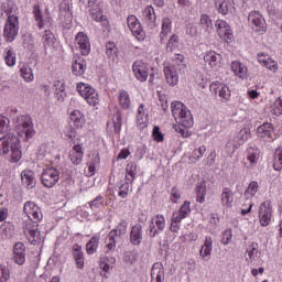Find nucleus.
<instances>
[{"label": "nucleus", "mask_w": 282, "mask_h": 282, "mask_svg": "<svg viewBox=\"0 0 282 282\" xmlns=\"http://www.w3.org/2000/svg\"><path fill=\"white\" fill-rule=\"evenodd\" d=\"M0 155H4L9 162L17 163L21 160V141L19 137L12 132H8L0 138Z\"/></svg>", "instance_id": "nucleus-1"}, {"label": "nucleus", "mask_w": 282, "mask_h": 282, "mask_svg": "<svg viewBox=\"0 0 282 282\" xmlns=\"http://www.w3.org/2000/svg\"><path fill=\"white\" fill-rule=\"evenodd\" d=\"M14 130L20 138H23L24 142H30L36 131L34 130V122H32V117L30 115H19L13 118Z\"/></svg>", "instance_id": "nucleus-2"}, {"label": "nucleus", "mask_w": 282, "mask_h": 282, "mask_svg": "<svg viewBox=\"0 0 282 282\" xmlns=\"http://www.w3.org/2000/svg\"><path fill=\"white\" fill-rule=\"evenodd\" d=\"M117 243L118 238H113V236L110 235L106 237L105 256L100 259L104 272H109L112 270L113 265H116V257H113V252H116Z\"/></svg>", "instance_id": "nucleus-3"}, {"label": "nucleus", "mask_w": 282, "mask_h": 282, "mask_svg": "<svg viewBox=\"0 0 282 282\" xmlns=\"http://www.w3.org/2000/svg\"><path fill=\"white\" fill-rule=\"evenodd\" d=\"M172 116L185 129L193 127V115L182 101L172 102Z\"/></svg>", "instance_id": "nucleus-4"}, {"label": "nucleus", "mask_w": 282, "mask_h": 282, "mask_svg": "<svg viewBox=\"0 0 282 282\" xmlns=\"http://www.w3.org/2000/svg\"><path fill=\"white\" fill-rule=\"evenodd\" d=\"M184 62V55L178 54L175 56L173 64H167L164 66L165 80L172 87H175L177 83H180V73L177 72V67L175 65H180V63Z\"/></svg>", "instance_id": "nucleus-5"}, {"label": "nucleus", "mask_w": 282, "mask_h": 282, "mask_svg": "<svg viewBox=\"0 0 282 282\" xmlns=\"http://www.w3.org/2000/svg\"><path fill=\"white\" fill-rule=\"evenodd\" d=\"M79 96L88 102V105L96 107L98 102H100V99L98 97V91L91 85L86 83H78L76 87Z\"/></svg>", "instance_id": "nucleus-6"}, {"label": "nucleus", "mask_w": 282, "mask_h": 282, "mask_svg": "<svg viewBox=\"0 0 282 282\" xmlns=\"http://www.w3.org/2000/svg\"><path fill=\"white\" fill-rule=\"evenodd\" d=\"M4 39L12 43L19 35V17H9L3 30Z\"/></svg>", "instance_id": "nucleus-7"}, {"label": "nucleus", "mask_w": 282, "mask_h": 282, "mask_svg": "<svg viewBox=\"0 0 282 282\" xmlns=\"http://www.w3.org/2000/svg\"><path fill=\"white\" fill-rule=\"evenodd\" d=\"M250 138V129L245 128L241 129L237 135L232 139H229L228 143L226 144V149L231 150V155L241 147V144L248 142V139Z\"/></svg>", "instance_id": "nucleus-8"}, {"label": "nucleus", "mask_w": 282, "mask_h": 282, "mask_svg": "<svg viewBox=\"0 0 282 282\" xmlns=\"http://www.w3.org/2000/svg\"><path fill=\"white\" fill-rule=\"evenodd\" d=\"M58 180H61V174L54 167H47L42 172L41 182L46 188H54Z\"/></svg>", "instance_id": "nucleus-9"}, {"label": "nucleus", "mask_w": 282, "mask_h": 282, "mask_svg": "<svg viewBox=\"0 0 282 282\" xmlns=\"http://www.w3.org/2000/svg\"><path fill=\"white\" fill-rule=\"evenodd\" d=\"M259 221L260 226H270V221H272V205L270 202H264L259 207Z\"/></svg>", "instance_id": "nucleus-10"}, {"label": "nucleus", "mask_w": 282, "mask_h": 282, "mask_svg": "<svg viewBox=\"0 0 282 282\" xmlns=\"http://www.w3.org/2000/svg\"><path fill=\"white\" fill-rule=\"evenodd\" d=\"M127 25L129 30L132 32L133 36L138 39V41L144 40V31L142 30V24L135 15H129L127 18Z\"/></svg>", "instance_id": "nucleus-11"}, {"label": "nucleus", "mask_w": 282, "mask_h": 282, "mask_svg": "<svg viewBox=\"0 0 282 282\" xmlns=\"http://www.w3.org/2000/svg\"><path fill=\"white\" fill-rule=\"evenodd\" d=\"M76 47H78L83 56H88L91 52V43L89 42V36L84 32L77 33L75 37Z\"/></svg>", "instance_id": "nucleus-12"}, {"label": "nucleus", "mask_w": 282, "mask_h": 282, "mask_svg": "<svg viewBox=\"0 0 282 282\" xmlns=\"http://www.w3.org/2000/svg\"><path fill=\"white\" fill-rule=\"evenodd\" d=\"M248 22L256 32L265 31V20H263V15H261V13L251 11L248 17Z\"/></svg>", "instance_id": "nucleus-13"}, {"label": "nucleus", "mask_w": 282, "mask_h": 282, "mask_svg": "<svg viewBox=\"0 0 282 282\" xmlns=\"http://www.w3.org/2000/svg\"><path fill=\"white\" fill-rule=\"evenodd\" d=\"M132 72L140 83H145L149 78V66L142 61H135L132 65Z\"/></svg>", "instance_id": "nucleus-14"}, {"label": "nucleus", "mask_w": 282, "mask_h": 282, "mask_svg": "<svg viewBox=\"0 0 282 282\" xmlns=\"http://www.w3.org/2000/svg\"><path fill=\"white\" fill-rule=\"evenodd\" d=\"M164 228H166V221L164 220V216L156 215L154 218H152V221L149 227L150 237H158V235H160V232H162Z\"/></svg>", "instance_id": "nucleus-15"}, {"label": "nucleus", "mask_w": 282, "mask_h": 282, "mask_svg": "<svg viewBox=\"0 0 282 282\" xmlns=\"http://www.w3.org/2000/svg\"><path fill=\"white\" fill-rule=\"evenodd\" d=\"M216 30L218 33V36L223 39L224 41H232L235 39V35H232V29H230V25H228L227 21L224 20H217L216 21Z\"/></svg>", "instance_id": "nucleus-16"}, {"label": "nucleus", "mask_w": 282, "mask_h": 282, "mask_svg": "<svg viewBox=\"0 0 282 282\" xmlns=\"http://www.w3.org/2000/svg\"><path fill=\"white\" fill-rule=\"evenodd\" d=\"M212 91L214 94H217L219 98H223L224 100H230V88H228L227 85L221 83H213L210 85Z\"/></svg>", "instance_id": "nucleus-17"}, {"label": "nucleus", "mask_w": 282, "mask_h": 282, "mask_svg": "<svg viewBox=\"0 0 282 282\" xmlns=\"http://www.w3.org/2000/svg\"><path fill=\"white\" fill-rule=\"evenodd\" d=\"M69 124L75 129H83L85 127V115L80 110H73L69 115Z\"/></svg>", "instance_id": "nucleus-18"}, {"label": "nucleus", "mask_w": 282, "mask_h": 282, "mask_svg": "<svg viewBox=\"0 0 282 282\" xmlns=\"http://www.w3.org/2000/svg\"><path fill=\"white\" fill-rule=\"evenodd\" d=\"M13 259L18 265L25 263V246L23 242H17L13 247Z\"/></svg>", "instance_id": "nucleus-19"}, {"label": "nucleus", "mask_w": 282, "mask_h": 282, "mask_svg": "<svg viewBox=\"0 0 282 282\" xmlns=\"http://www.w3.org/2000/svg\"><path fill=\"white\" fill-rule=\"evenodd\" d=\"M204 61L212 68L219 67V64L221 63V54L215 51H208L204 55Z\"/></svg>", "instance_id": "nucleus-20"}, {"label": "nucleus", "mask_w": 282, "mask_h": 282, "mask_svg": "<svg viewBox=\"0 0 282 282\" xmlns=\"http://www.w3.org/2000/svg\"><path fill=\"white\" fill-rule=\"evenodd\" d=\"M151 282H164V265L155 262L151 269Z\"/></svg>", "instance_id": "nucleus-21"}, {"label": "nucleus", "mask_w": 282, "mask_h": 282, "mask_svg": "<svg viewBox=\"0 0 282 282\" xmlns=\"http://www.w3.org/2000/svg\"><path fill=\"white\" fill-rule=\"evenodd\" d=\"M74 76H83L87 72V62L83 57H78L72 65Z\"/></svg>", "instance_id": "nucleus-22"}, {"label": "nucleus", "mask_w": 282, "mask_h": 282, "mask_svg": "<svg viewBox=\"0 0 282 282\" xmlns=\"http://www.w3.org/2000/svg\"><path fill=\"white\" fill-rule=\"evenodd\" d=\"M72 254L75 259L78 270H83V268H85V256L83 254V248L78 245H74Z\"/></svg>", "instance_id": "nucleus-23"}, {"label": "nucleus", "mask_w": 282, "mask_h": 282, "mask_svg": "<svg viewBox=\"0 0 282 282\" xmlns=\"http://www.w3.org/2000/svg\"><path fill=\"white\" fill-rule=\"evenodd\" d=\"M84 152H83V147L80 145H74L72 151L69 152V159L72 164H74L75 166H78V164H80V162H83V158H84Z\"/></svg>", "instance_id": "nucleus-24"}, {"label": "nucleus", "mask_w": 282, "mask_h": 282, "mask_svg": "<svg viewBox=\"0 0 282 282\" xmlns=\"http://www.w3.org/2000/svg\"><path fill=\"white\" fill-rule=\"evenodd\" d=\"M143 18L148 28H150V30H153V28H155V21H156L155 9H153V7H147L143 11Z\"/></svg>", "instance_id": "nucleus-25"}, {"label": "nucleus", "mask_w": 282, "mask_h": 282, "mask_svg": "<svg viewBox=\"0 0 282 282\" xmlns=\"http://www.w3.org/2000/svg\"><path fill=\"white\" fill-rule=\"evenodd\" d=\"M231 72L238 76V78H248V67L241 62L235 61L231 63Z\"/></svg>", "instance_id": "nucleus-26"}, {"label": "nucleus", "mask_w": 282, "mask_h": 282, "mask_svg": "<svg viewBox=\"0 0 282 282\" xmlns=\"http://www.w3.org/2000/svg\"><path fill=\"white\" fill-rule=\"evenodd\" d=\"M130 241L133 246L142 243V225H135L131 229Z\"/></svg>", "instance_id": "nucleus-27"}, {"label": "nucleus", "mask_w": 282, "mask_h": 282, "mask_svg": "<svg viewBox=\"0 0 282 282\" xmlns=\"http://www.w3.org/2000/svg\"><path fill=\"white\" fill-rule=\"evenodd\" d=\"M21 180L25 188H34V184H36V181H34V172L30 170H25L21 173Z\"/></svg>", "instance_id": "nucleus-28"}, {"label": "nucleus", "mask_w": 282, "mask_h": 282, "mask_svg": "<svg viewBox=\"0 0 282 282\" xmlns=\"http://www.w3.org/2000/svg\"><path fill=\"white\" fill-rule=\"evenodd\" d=\"M127 226H129L127 220H121L118 224V226L113 230H111L108 235L112 236L115 239H120L124 237V235H127Z\"/></svg>", "instance_id": "nucleus-29"}, {"label": "nucleus", "mask_w": 282, "mask_h": 282, "mask_svg": "<svg viewBox=\"0 0 282 282\" xmlns=\"http://www.w3.org/2000/svg\"><path fill=\"white\" fill-rule=\"evenodd\" d=\"M234 199L232 189L225 187L221 193V204L224 208H232Z\"/></svg>", "instance_id": "nucleus-30"}, {"label": "nucleus", "mask_w": 282, "mask_h": 282, "mask_svg": "<svg viewBox=\"0 0 282 282\" xmlns=\"http://www.w3.org/2000/svg\"><path fill=\"white\" fill-rule=\"evenodd\" d=\"M108 129L112 130L115 133H120V130L122 129V115H120V111H117L113 117L112 121L107 124Z\"/></svg>", "instance_id": "nucleus-31"}, {"label": "nucleus", "mask_w": 282, "mask_h": 282, "mask_svg": "<svg viewBox=\"0 0 282 282\" xmlns=\"http://www.w3.org/2000/svg\"><path fill=\"white\" fill-rule=\"evenodd\" d=\"M198 25L200 30H203V32H205L206 34H210V32H213V20L210 19V17H208V14L200 15Z\"/></svg>", "instance_id": "nucleus-32"}, {"label": "nucleus", "mask_w": 282, "mask_h": 282, "mask_svg": "<svg viewBox=\"0 0 282 282\" xmlns=\"http://www.w3.org/2000/svg\"><path fill=\"white\" fill-rule=\"evenodd\" d=\"M259 138H272V133H274V128H272V123H263L257 129Z\"/></svg>", "instance_id": "nucleus-33"}, {"label": "nucleus", "mask_w": 282, "mask_h": 282, "mask_svg": "<svg viewBox=\"0 0 282 282\" xmlns=\"http://www.w3.org/2000/svg\"><path fill=\"white\" fill-rule=\"evenodd\" d=\"M171 30H173V21L170 18H163L162 31L160 33L161 41H164V39L171 34Z\"/></svg>", "instance_id": "nucleus-34"}, {"label": "nucleus", "mask_w": 282, "mask_h": 282, "mask_svg": "<svg viewBox=\"0 0 282 282\" xmlns=\"http://www.w3.org/2000/svg\"><path fill=\"white\" fill-rule=\"evenodd\" d=\"M24 213L30 219V221H34L36 219V203L28 202L24 204Z\"/></svg>", "instance_id": "nucleus-35"}, {"label": "nucleus", "mask_w": 282, "mask_h": 282, "mask_svg": "<svg viewBox=\"0 0 282 282\" xmlns=\"http://www.w3.org/2000/svg\"><path fill=\"white\" fill-rule=\"evenodd\" d=\"M53 89L55 91H57L56 93L57 100L59 102H63L65 100V93H64L65 91V84L61 80H55Z\"/></svg>", "instance_id": "nucleus-36"}, {"label": "nucleus", "mask_w": 282, "mask_h": 282, "mask_svg": "<svg viewBox=\"0 0 282 282\" xmlns=\"http://www.w3.org/2000/svg\"><path fill=\"white\" fill-rule=\"evenodd\" d=\"M2 10H4L8 19L9 17H17V12H19V8H17V4H14L12 1L3 3Z\"/></svg>", "instance_id": "nucleus-37"}, {"label": "nucleus", "mask_w": 282, "mask_h": 282, "mask_svg": "<svg viewBox=\"0 0 282 282\" xmlns=\"http://www.w3.org/2000/svg\"><path fill=\"white\" fill-rule=\"evenodd\" d=\"M206 154V145H200L193 150L192 155L189 156L191 162H199L202 158Z\"/></svg>", "instance_id": "nucleus-38"}, {"label": "nucleus", "mask_w": 282, "mask_h": 282, "mask_svg": "<svg viewBox=\"0 0 282 282\" xmlns=\"http://www.w3.org/2000/svg\"><path fill=\"white\" fill-rule=\"evenodd\" d=\"M118 100L122 109H129L131 107V99L129 98V93H127V90H121L119 93Z\"/></svg>", "instance_id": "nucleus-39"}, {"label": "nucleus", "mask_w": 282, "mask_h": 282, "mask_svg": "<svg viewBox=\"0 0 282 282\" xmlns=\"http://www.w3.org/2000/svg\"><path fill=\"white\" fill-rule=\"evenodd\" d=\"M138 171V165H135V163H129L126 167V180L127 182H133V180H135V173Z\"/></svg>", "instance_id": "nucleus-40"}, {"label": "nucleus", "mask_w": 282, "mask_h": 282, "mask_svg": "<svg viewBox=\"0 0 282 282\" xmlns=\"http://www.w3.org/2000/svg\"><path fill=\"white\" fill-rule=\"evenodd\" d=\"M24 235H25L29 243H31V246H36V230H34L32 228V226L26 225V227L24 229Z\"/></svg>", "instance_id": "nucleus-41"}, {"label": "nucleus", "mask_w": 282, "mask_h": 282, "mask_svg": "<svg viewBox=\"0 0 282 282\" xmlns=\"http://www.w3.org/2000/svg\"><path fill=\"white\" fill-rule=\"evenodd\" d=\"M196 195H197V202L199 204H204L206 202V184L199 183L196 185Z\"/></svg>", "instance_id": "nucleus-42"}, {"label": "nucleus", "mask_w": 282, "mask_h": 282, "mask_svg": "<svg viewBox=\"0 0 282 282\" xmlns=\"http://www.w3.org/2000/svg\"><path fill=\"white\" fill-rule=\"evenodd\" d=\"M247 159L250 161L251 164H257L259 162V158L261 155V152L258 149L249 148L247 150Z\"/></svg>", "instance_id": "nucleus-43"}, {"label": "nucleus", "mask_w": 282, "mask_h": 282, "mask_svg": "<svg viewBox=\"0 0 282 282\" xmlns=\"http://www.w3.org/2000/svg\"><path fill=\"white\" fill-rule=\"evenodd\" d=\"M215 8L220 14H228L230 10V4L225 0H215Z\"/></svg>", "instance_id": "nucleus-44"}, {"label": "nucleus", "mask_w": 282, "mask_h": 282, "mask_svg": "<svg viewBox=\"0 0 282 282\" xmlns=\"http://www.w3.org/2000/svg\"><path fill=\"white\" fill-rule=\"evenodd\" d=\"M148 118H149V115H147V111L144 110V104H141L138 108V116H137L138 124H147Z\"/></svg>", "instance_id": "nucleus-45"}, {"label": "nucleus", "mask_w": 282, "mask_h": 282, "mask_svg": "<svg viewBox=\"0 0 282 282\" xmlns=\"http://www.w3.org/2000/svg\"><path fill=\"white\" fill-rule=\"evenodd\" d=\"M4 61L9 67H14V65H17V54L14 53V51L12 48H9L7 51Z\"/></svg>", "instance_id": "nucleus-46"}, {"label": "nucleus", "mask_w": 282, "mask_h": 282, "mask_svg": "<svg viewBox=\"0 0 282 282\" xmlns=\"http://www.w3.org/2000/svg\"><path fill=\"white\" fill-rule=\"evenodd\" d=\"M273 169L274 171H282V149L275 150Z\"/></svg>", "instance_id": "nucleus-47"}, {"label": "nucleus", "mask_w": 282, "mask_h": 282, "mask_svg": "<svg viewBox=\"0 0 282 282\" xmlns=\"http://www.w3.org/2000/svg\"><path fill=\"white\" fill-rule=\"evenodd\" d=\"M22 78L28 80L29 83L34 80V74L32 73V68L30 66L23 65L20 69Z\"/></svg>", "instance_id": "nucleus-48"}, {"label": "nucleus", "mask_w": 282, "mask_h": 282, "mask_svg": "<svg viewBox=\"0 0 282 282\" xmlns=\"http://www.w3.org/2000/svg\"><path fill=\"white\" fill-rule=\"evenodd\" d=\"M86 250L88 254H94L98 250V238L93 237L86 245Z\"/></svg>", "instance_id": "nucleus-49"}, {"label": "nucleus", "mask_w": 282, "mask_h": 282, "mask_svg": "<svg viewBox=\"0 0 282 282\" xmlns=\"http://www.w3.org/2000/svg\"><path fill=\"white\" fill-rule=\"evenodd\" d=\"M178 45H180V36H177L176 34H174V35H172L171 39L169 40L166 50H167L169 52H173V50H175Z\"/></svg>", "instance_id": "nucleus-50"}, {"label": "nucleus", "mask_w": 282, "mask_h": 282, "mask_svg": "<svg viewBox=\"0 0 282 282\" xmlns=\"http://www.w3.org/2000/svg\"><path fill=\"white\" fill-rule=\"evenodd\" d=\"M258 191H259V183H257V181H252L249 184L247 191L245 192V195H250V197H254Z\"/></svg>", "instance_id": "nucleus-51"}, {"label": "nucleus", "mask_w": 282, "mask_h": 282, "mask_svg": "<svg viewBox=\"0 0 282 282\" xmlns=\"http://www.w3.org/2000/svg\"><path fill=\"white\" fill-rule=\"evenodd\" d=\"M199 254H200L203 261H210V254H213V249H210V247L202 246V248L199 250Z\"/></svg>", "instance_id": "nucleus-52"}, {"label": "nucleus", "mask_w": 282, "mask_h": 282, "mask_svg": "<svg viewBox=\"0 0 282 282\" xmlns=\"http://www.w3.org/2000/svg\"><path fill=\"white\" fill-rule=\"evenodd\" d=\"M117 53H118V47H116V43L108 42L106 44V54H107V56H109V57L116 56Z\"/></svg>", "instance_id": "nucleus-53"}, {"label": "nucleus", "mask_w": 282, "mask_h": 282, "mask_svg": "<svg viewBox=\"0 0 282 282\" xmlns=\"http://www.w3.org/2000/svg\"><path fill=\"white\" fill-rule=\"evenodd\" d=\"M43 39L44 45H46L47 47L54 45V33H52L51 31L45 30Z\"/></svg>", "instance_id": "nucleus-54"}, {"label": "nucleus", "mask_w": 282, "mask_h": 282, "mask_svg": "<svg viewBox=\"0 0 282 282\" xmlns=\"http://www.w3.org/2000/svg\"><path fill=\"white\" fill-rule=\"evenodd\" d=\"M91 210H96L99 206H102L105 204V198H102L101 195L97 196L95 199L88 203Z\"/></svg>", "instance_id": "nucleus-55"}, {"label": "nucleus", "mask_w": 282, "mask_h": 282, "mask_svg": "<svg viewBox=\"0 0 282 282\" xmlns=\"http://www.w3.org/2000/svg\"><path fill=\"white\" fill-rule=\"evenodd\" d=\"M10 128V119L7 117L0 116V133H6Z\"/></svg>", "instance_id": "nucleus-56"}, {"label": "nucleus", "mask_w": 282, "mask_h": 282, "mask_svg": "<svg viewBox=\"0 0 282 282\" xmlns=\"http://www.w3.org/2000/svg\"><path fill=\"white\" fill-rule=\"evenodd\" d=\"M231 240H232V229L225 230L223 234L221 243L224 246H228V243H230Z\"/></svg>", "instance_id": "nucleus-57"}, {"label": "nucleus", "mask_w": 282, "mask_h": 282, "mask_svg": "<svg viewBox=\"0 0 282 282\" xmlns=\"http://www.w3.org/2000/svg\"><path fill=\"white\" fill-rule=\"evenodd\" d=\"M152 135L155 142H164V134L160 132V127L155 126L153 128Z\"/></svg>", "instance_id": "nucleus-58"}, {"label": "nucleus", "mask_w": 282, "mask_h": 282, "mask_svg": "<svg viewBox=\"0 0 282 282\" xmlns=\"http://www.w3.org/2000/svg\"><path fill=\"white\" fill-rule=\"evenodd\" d=\"M274 116H282V99L278 98L273 104Z\"/></svg>", "instance_id": "nucleus-59"}, {"label": "nucleus", "mask_w": 282, "mask_h": 282, "mask_svg": "<svg viewBox=\"0 0 282 282\" xmlns=\"http://www.w3.org/2000/svg\"><path fill=\"white\" fill-rule=\"evenodd\" d=\"M263 67H267V69H270V72H274V73L279 72V64L276 63V61H274L272 58L270 61H268L263 65Z\"/></svg>", "instance_id": "nucleus-60"}, {"label": "nucleus", "mask_w": 282, "mask_h": 282, "mask_svg": "<svg viewBox=\"0 0 282 282\" xmlns=\"http://www.w3.org/2000/svg\"><path fill=\"white\" fill-rule=\"evenodd\" d=\"M182 219H186V216L181 212H174L172 215V224H180Z\"/></svg>", "instance_id": "nucleus-61"}, {"label": "nucleus", "mask_w": 282, "mask_h": 282, "mask_svg": "<svg viewBox=\"0 0 282 282\" xmlns=\"http://www.w3.org/2000/svg\"><path fill=\"white\" fill-rule=\"evenodd\" d=\"M90 17L94 21H97V22L105 21V15L102 14L101 9L95 10L93 13H90Z\"/></svg>", "instance_id": "nucleus-62"}, {"label": "nucleus", "mask_w": 282, "mask_h": 282, "mask_svg": "<svg viewBox=\"0 0 282 282\" xmlns=\"http://www.w3.org/2000/svg\"><path fill=\"white\" fill-rule=\"evenodd\" d=\"M88 12L91 14L93 12H96V10L100 9V6L98 4V0H88Z\"/></svg>", "instance_id": "nucleus-63"}, {"label": "nucleus", "mask_w": 282, "mask_h": 282, "mask_svg": "<svg viewBox=\"0 0 282 282\" xmlns=\"http://www.w3.org/2000/svg\"><path fill=\"white\" fill-rule=\"evenodd\" d=\"M186 34H188L189 36H197V26H195V24H187L186 25Z\"/></svg>", "instance_id": "nucleus-64"}]
</instances>
